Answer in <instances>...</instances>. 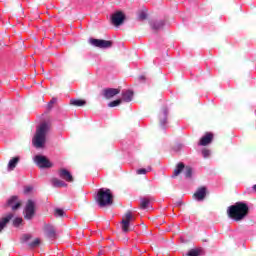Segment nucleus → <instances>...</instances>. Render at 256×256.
I'll return each mask as SVG.
<instances>
[{
    "label": "nucleus",
    "mask_w": 256,
    "mask_h": 256,
    "mask_svg": "<svg viewBox=\"0 0 256 256\" xmlns=\"http://www.w3.org/2000/svg\"><path fill=\"white\" fill-rule=\"evenodd\" d=\"M227 215L234 221H243L249 215V205L245 202H236L227 208Z\"/></svg>",
    "instance_id": "nucleus-1"
},
{
    "label": "nucleus",
    "mask_w": 256,
    "mask_h": 256,
    "mask_svg": "<svg viewBox=\"0 0 256 256\" xmlns=\"http://www.w3.org/2000/svg\"><path fill=\"white\" fill-rule=\"evenodd\" d=\"M49 129H51V125L47 124V122H43L36 130V134L32 140V143L36 149H41L45 146L46 136Z\"/></svg>",
    "instance_id": "nucleus-2"
},
{
    "label": "nucleus",
    "mask_w": 256,
    "mask_h": 256,
    "mask_svg": "<svg viewBox=\"0 0 256 256\" xmlns=\"http://www.w3.org/2000/svg\"><path fill=\"white\" fill-rule=\"evenodd\" d=\"M96 201L99 207H109L113 204V193L109 188H101L98 190Z\"/></svg>",
    "instance_id": "nucleus-3"
},
{
    "label": "nucleus",
    "mask_w": 256,
    "mask_h": 256,
    "mask_svg": "<svg viewBox=\"0 0 256 256\" xmlns=\"http://www.w3.org/2000/svg\"><path fill=\"white\" fill-rule=\"evenodd\" d=\"M88 43L98 49H110V47H113V41L111 40L90 38Z\"/></svg>",
    "instance_id": "nucleus-4"
},
{
    "label": "nucleus",
    "mask_w": 256,
    "mask_h": 256,
    "mask_svg": "<svg viewBox=\"0 0 256 256\" xmlns=\"http://www.w3.org/2000/svg\"><path fill=\"white\" fill-rule=\"evenodd\" d=\"M133 213L131 211L126 212V214L122 217L121 221V229L123 233H129L132 231L131 229V221H133Z\"/></svg>",
    "instance_id": "nucleus-5"
},
{
    "label": "nucleus",
    "mask_w": 256,
    "mask_h": 256,
    "mask_svg": "<svg viewBox=\"0 0 256 256\" xmlns=\"http://www.w3.org/2000/svg\"><path fill=\"white\" fill-rule=\"evenodd\" d=\"M24 219L28 221L35 217V202L33 200H28L24 209Z\"/></svg>",
    "instance_id": "nucleus-6"
},
{
    "label": "nucleus",
    "mask_w": 256,
    "mask_h": 256,
    "mask_svg": "<svg viewBox=\"0 0 256 256\" xmlns=\"http://www.w3.org/2000/svg\"><path fill=\"white\" fill-rule=\"evenodd\" d=\"M111 23L115 27H121L125 23V14L122 11L115 12L111 16Z\"/></svg>",
    "instance_id": "nucleus-7"
},
{
    "label": "nucleus",
    "mask_w": 256,
    "mask_h": 256,
    "mask_svg": "<svg viewBox=\"0 0 256 256\" xmlns=\"http://www.w3.org/2000/svg\"><path fill=\"white\" fill-rule=\"evenodd\" d=\"M58 175L60 179H63V181H66V183H73L75 181L73 174H71V172L66 168H60L58 170Z\"/></svg>",
    "instance_id": "nucleus-8"
},
{
    "label": "nucleus",
    "mask_w": 256,
    "mask_h": 256,
    "mask_svg": "<svg viewBox=\"0 0 256 256\" xmlns=\"http://www.w3.org/2000/svg\"><path fill=\"white\" fill-rule=\"evenodd\" d=\"M21 205H23V202L21 200H19V197L17 196H11L8 201L6 206L10 207V209H12V211H17V209L21 208Z\"/></svg>",
    "instance_id": "nucleus-9"
},
{
    "label": "nucleus",
    "mask_w": 256,
    "mask_h": 256,
    "mask_svg": "<svg viewBox=\"0 0 256 256\" xmlns=\"http://www.w3.org/2000/svg\"><path fill=\"white\" fill-rule=\"evenodd\" d=\"M121 93V89L119 88H105L103 90V96L105 99H113L116 95H119Z\"/></svg>",
    "instance_id": "nucleus-10"
},
{
    "label": "nucleus",
    "mask_w": 256,
    "mask_h": 256,
    "mask_svg": "<svg viewBox=\"0 0 256 256\" xmlns=\"http://www.w3.org/2000/svg\"><path fill=\"white\" fill-rule=\"evenodd\" d=\"M194 199L196 201H203L205 197H207V187L202 186L196 190V192L193 195Z\"/></svg>",
    "instance_id": "nucleus-11"
},
{
    "label": "nucleus",
    "mask_w": 256,
    "mask_h": 256,
    "mask_svg": "<svg viewBox=\"0 0 256 256\" xmlns=\"http://www.w3.org/2000/svg\"><path fill=\"white\" fill-rule=\"evenodd\" d=\"M44 231L49 239L57 238V230H55V226H53L51 224H46L44 226Z\"/></svg>",
    "instance_id": "nucleus-12"
},
{
    "label": "nucleus",
    "mask_w": 256,
    "mask_h": 256,
    "mask_svg": "<svg viewBox=\"0 0 256 256\" xmlns=\"http://www.w3.org/2000/svg\"><path fill=\"white\" fill-rule=\"evenodd\" d=\"M13 217V213H9L6 217L0 218V233L7 227V223H9Z\"/></svg>",
    "instance_id": "nucleus-13"
},
{
    "label": "nucleus",
    "mask_w": 256,
    "mask_h": 256,
    "mask_svg": "<svg viewBox=\"0 0 256 256\" xmlns=\"http://www.w3.org/2000/svg\"><path fill=\"white\" fill-rule=\"evenodd\" d=\"M211 141H213V134L206 133L205 136H203L200 139L199 145H201L202 147H205V146L209 145V143H211Z\"/></svg>",
    "instance_id": "nucleus-14"
},
{
    "label": "nucleus",
    "mask_w": 256,
    "mask_h": 256,
    "mask_svg": "<svg viewBox=\"0 0 256 256\" xmlns=\"http://www.w3.org/2000/svg\"><path fill=\"white\" fill-rule=\"evenodd\" d=\"M133 91L126 90L122 92V98L121 101H124L125 103H130V101H133Z\"/></svg>",
    "instance_id": "nucleus-15"
},
{
    "label": "nucleus",
    "mask_w": 256,
    "mask_h": 256,
    "mask_svg": "<svg viewBox=\"0 0 256 256\" xmlns=\"http://www.w3.org/2000/svg\"><path fill=\"white\" fill-rule=\"evenodd\" d=\"M35 164L38 169H51L53 167V162L51 161H35Z\"/></svg>",
    "instance_id": "nucleus-16"
},
{
    "label": "nucleus",
    "mask_w": 256,
    "mask_h": 256,
    "mask_svg": "<svg viewBox=\"0 0 256 256\" xmlns=\"http://www.w3.org/2000/svg\"><path fill=\"white\" fill-rule=\"evenodd\" d=\"M163 27H165V21L163 20H157L151 23V29H153V31H160Z\"/></svg>",
    "instance_id": "nucleus-17"
},
{
    "label": "nucleus",
    "mask_w": 256,
    "mask_h": 256,
    "mask_svg": "<svg viewBox=\"0 0 256 256\" xmlns=\"http://www.w3.org/2000/svg\"><path fill=\"white\" fill-rule=\"evenodd\" d=\"M167 115H169V111L164 108L159 114L160 125H167Z\"/></svg>",
    "instance_id": "nucleus-18"
},
{
    "label": "nucleus",
    "mask_w": 256,
    "mask_h": 256,
    "mask_svg": "<svg viewBox=\"0 0 256 256\" xmlns=\"http://www.w3.org/2000/svg\"><path fill=\"white\" fill-rule=\"evenodd\" d=\"M51 184L56 188L67 187V183L59 178H52Z\"/></svg>",
    "instance_id": "nucleus-19"
},
{
    "label": "nucleus",
    "mask_w": 256,
    "mask_h": 256,
    "mask_svg": "<svg viewBox=\"0 0 256 256\" xmlns=\"http://www.w3.org/2000/svg\"><path fill=\"white\" fill-rule=\"evenodd\" d=\"M183 169H185V164H183V162L178 163V165L174 169L172 177H179V175H181V173L183 172Z\"/></svg>",
    "instance_id": "nucleus-20"
},
{
    "label": "nucleus",
    "mask_w": 256,
    "mask_h": 256,
    "mask_svg": "<svg viewBox=\"0 0 256 256\" xmlns=\"http://www.w3.org/2000/svg\"><path fill=\"white\" fill-rule=\"evenodd\" d=\"M70 105H73L74 107H84V105H87V101L83 99H71Z\"/></svg>",
    "instance_id": "nucleus-21"
},
{
    "label": "nucleus",
    "mask_w": 256,
    "mask_h": 256,
    "mask_svg": "<svg viewBox=\"0 0 256 256\" xmlns=\"http://www.w3.org/2000/svg\"><path fill=\"white\" fill-rule=\"evenodd\" d=\"M151 207V200L149 198H142L140 200V209H149Z\"/></svg>",
    "instance_id": "nucleus-22"
},
{
    "label": "nucleus",
    "mask_w": 256,
    "mask_h": 256,
    "mask_svg": "<svg viewBox=\"0 0 256 256\" xmlns=\"http://www.w3.org/2000/svg\"><path fill=\"white\" fill-rule=\"evenodd\" d=\"M203 248H195L188 251L187 256H201L203 255Z\"/></svg>",
    "instance_id": "nucleus-23"
},
{
    "label": "nucleus",
    "mask_w": 256,
    "mask_h": 256,
    "mask_svg": "<svg viewBox=\"0 0 256 256\" xmlns=\"http://www.w3.org/2000/svg\"><path fill=\"white\" fill-rule=\"evenodd\" d=\"M41 245V239L35 238L32 242L28 243V246L30 249H35L36 247H39Z\"/></svg>",
    "instance_id": "nucleus-24"
},
{
    "label": "nucleus",
    "mask_w": 256,
    "mask_h": 256,
    "mask_svg": "<svg viewBox=\"0 0 256 256\" xmlns=\"http://www.w3.org/2000/svg\"><path fill=\"white\" fill-rule=\"evenodd\" d=\"M151 171V166H148L147 168H140L136 171L137 175H147Z\"/></svg>",
    "instance_id": "nucleus-25"
},
{
    "label": "nucleus",
    "mask_w": 256,
    "mask_h": 256,
    "mask_svg": "<svg viewBox=\"0 0 256 256\" xmlns=\"http://www.w3.org/2000/svg\"><path fill=\"white\" fill-rule=\"evenodd\" d=\"M184 169H185V172H184L185 177L191 178L193 175V168L186 166Z\"/></svg>",
    "instance_id": "nucleus-26"
},
{
    "label": "nucleus",
    "mask_w": 256,
    "mask_h": 256,
    "mask_svg": "<svg viewBox=\"0 0 256 256\" xmlns=\"http://www.w3.org/2000/svg\"><path fill=\"white\" fill-rule=\"evenodd\" d=\"M55 217H63L65 215V211L61 208H56L54 210Z\"/></svg>",
    "instance_id": "nucleus-27"
},
{
    "label": "nucleus",
    "mask_w": 256,
    "mask_h": 256,
    "mask_svg": "<svg viewBox=\"0 0 256 256\" xmlns=\"http://www.w3.org/2000/svg\"><path fill=\"white\" fill-rule=\"evenodd\" d=\"M121 103H123V100L117 99V100L111 101L108 104V107H118V105H121Z\"/></svg>",
    "instance_id": "nucleus-28"
},
{
    "label": "nucleus",
    "mask_w": 256,
    "mask_h": 256,
    "mask_svg": "<svg viewBox=\"0 0 256 256\" xmlns=\"http://www.w3.org/2000/svg\"><path fill=\"white\" fill-rule=\"evenodd\" d=\"M33 161H49V158L43 155H36Z\"/></svg>",
    "instance_id": "nucleus-29"
},
{
    "label": "nucleus",
    "mask_w": 256,
    "mask_h": 256,
    "mask_svg": "<svg viewBox=\"0 0 256 256\" xmlns=\"http://www.w3.org/2000/svg\"><path fill=\"white\" fill-rule=\"evenodd\" d=\"M17 161H10L8 163V171H13V169H15V167H17Z\"/></svg>",
    "instance_id": "nucleus-30"
},
{
    "label": "nucleus",
    "mask_w": 256,
    "mask_h": 256,
    "mask_svg": "<svg viewBox=\"0 0 256 256\" xmlns=\"http://www.w3.org/2000/svg\"><path fill=\"white\" fill-rule=\"evenodd\" d=\"M23 223V218H15L14 220H13V226L14 227H19V225H21Z\"/></svg>",
    "instance_id": "nucleus-31"
},
{
    "label": "nucleus",
    "mask_w": 256,
    "mask_h": 256,
    "mask_svg": "<svg viewBox=\"0 0 256 256\" xmlns=\"http://www.w3.org/2000/svg\"><path fill=\"white\" fill-rule=\"evenodd\" d=\"M202 155H203L204 159H207V157H209L211 155V151L208 149H203Z\"/></svg>",
    "instance_id": "nucleus-32"
},
{
    "label": "nucleus",
    "mask_w": 256,
    "mask_h": 256,
    "mask_svg": "<svg viewBox=\"0 0 256 256\" xmlns=\"http://www.w3.org/2000/svg\"><path fill=\"white\" fill-rule=\"evenodd\" d=\"M33 236H31V234H24L22 236V241L25 243L27 241H29V239H32Z\"/></svg>",
    "instance_id": "nucleus-33"
},
{
    "label": "nucleus",
    "mask_w": 256,
    "mask_h": 256,
    "mask_svg": "<svg viewBox=\"0 0 256 256\" xmlns=\"http://www.w3.org/2000/svg\"><path fill=\"white\" fill-rule=\"evenodd\" d=\"M55 99H52L49 103H48V105H47V107H48V110L49 111H51V109H53V105H55Z\"/></svg>",
    "instance_id": "nucleus-34"
},
{
    "label": "nucleus",
    "mask_w": 256,
    "mask_h": 256,
    "mask_svg": "<svg viewBox=\"0 0 256 256\" xmlns=\"http://www.w3.org/2000/svg\"><path fill=\"white\" fill-rule=\"evenodd\" d=\"M10 161H21V157L20 156H15L12 159H10Z\"/></svg>",
    "instance_id": "nucleus-35"
},
{
    "label": "nucleus",
    "mask_w": 256,
    "mask_h": 256,
    "mask_svg": "<svg viewBox=\"0 0 256 256\" xmlns=\"http://www.w3.org/2000/svg\"><path fill=\"white\" fill-rule=\"evenodd\" d=\"M30 191H33V188L31 186L25 188V193H30Z\"/></svg>",
    "instance_id": "nucleus-36"
},
{
    "label": "nucleus",
    "mask_w": 256,
    "mask_h": 256,
    "mask_svg": "<svg viewBox=\"0 0 256 256\" xmlns=\"http://www.w3.org/2000/svg\"><path fill=\"white\" fill-rule=\"evenodd\" d=\"M140 19H143V20L147 19V14L145 13L140 14Z\"/></svg>",
    "instance_id": "nucleus-37"
},
{
    "label": "nucleus",
    "mask_w": 256,
    "mask_h": 256,
    "mask_svg": "<svg viewBox=\"0 0 256 256\" xmlns=\"http://www.w3.org/2000/svg\"><path fill=\"white\" fill-rule=\"evenodd\" d=\"M253 191H256V184L252 187Z\"/></svg>",
    "instance_id": "nucleus-38"
},
{
    "label": "nucleus",
    "mask_w": 256,
    "mask_h": 256,
    "mask_svg": "<svg viewBox=\"0 0 256 256\" xmlns=\"http://www.w3.org/2000/svg\"><path fill=\"white\" fill-rule=\"evenodd\" d=\"M140 79H145V76H141Z\"/></svg>",
    "instance_id": "nucleus-39"
},
{
    "label": "nucleus",
    "mask_w": 256,
    "mask_h": 256,
    "mask_svg": "<svg viewBox=\"0 0 256 256\" xmlns=\"http://www.w3.org/2000/svg\"><path fill=\"white\" fill-rule=\"evenodd\" d=\"M177 147H178V149H179L181 146L178 145Z\"/></svg>",
    "instance_id": "nucleus-40"
}]
</instances>
